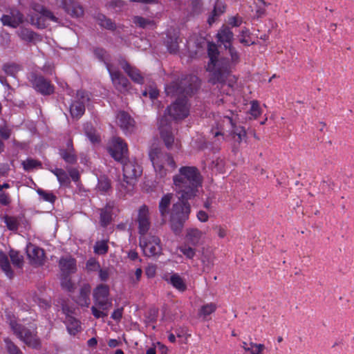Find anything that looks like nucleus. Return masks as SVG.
Listing matches in <instances>:
<instances>
[{
	"label": "nucleus",
	"instance_id": "1",
	"mask_svg": "<svg viewBox=\"0 0 354 354\" xmlns=\"http://www.w3.org/2000/svg\"><path fill=\"white\" fill-rule=\"evenodd\" d=\"M198 86V79L193 75H187L180 81L178 80L174 81L165 86L167 95L178 96L182 95L183 96L177 99L167 108L164 115L159 122L160 136L169 149H171L173 145L177 149L180 148V145L178 140L175 141L171 131V120H182L189 115L190 105L185 97L192 94Z\"/></svg>",
	"mask_w": 354,
	"mask_h": 354
},
{
	"label": "nucleus",
	"instance_id": "2",
	"mask_svg": "<svg viewBox=\"0 0 354 354\" xmlns=\"http://www.w3.org/2000/svg\"><path fill=\"white\" fill-rule=\"evenodd\" d=\"M174 189L178 195L180 201L174 204L171 213V227L175 234L180 232L190 213L187 201L195 196L201 186L202 178L196 167L185 166L173 177Z\"/></svg>",
	"mask_w": 354,
	"mask_h": 354
},
{
	"label": "nucleus",
	"instance_id": "3",
	"mask_svg": "<svg viewBox=\"0 0 354 354\" xmlns=\"http://www.w3.org/2000/svg\"><path fill=\"white\" fill-rule=\"evenodd\" d=\"M216 36L218 41L224 45L231 58L229 60L226 57H219L216 45L208 43L207 53L209 62L207 66V71L209 73V82L213 84L220 83L225 86L226 80H228L227 85L232 87L235 78L230 75L231 70L239 62V53L232 46L234 33L229 27L223 26L218 31Z\"/></svg>",
	"mask_w": 354,
	"mask_h": 354
},
{
	"label": "nucleus",
	"instance_id": "4",
	"mask_svg": "<svg viewBox=\"0 0 354 354\" xmlns=\"http://www.w3.org/2000/svg\"><path fill=\"white\" fill-rule=\"evenodd\" d=\"M210 133L216 145H220L230 137L234 147H236L246 138V132L243 127L236 126L230 116H214Z\"/></svg>",
	"mask_w": 354,
	"mask_h": 354
},
{
	"label": "nucleus",
	"instance_id": "5",
	"mask_svg": "<svg viewBox=\"0 0 354 354\" xmlns=\"http://www.w3.org/2000/svg\"><path fill=\"white\" fill-rule=\"evenodd\" d=\"M94 306L91 307L92 314L96 319L104 318L108 315L107 311L112 306V300L109 298V288L100 284L93 291Z\"/></svg>",
	"mask_w": 354,
	"mask_h": 354
},
{
	"label": "nucleus",
	"instance_id": "6",
	"mask_svg": "<svg viewBox=\"0 0 354 354\" xmlns=\"http://www.w3.org/2000/svg\"><path fill=\"white\" fill-rule=\"evenodd\" d=\"M150 160L154 168L156 176L162 178L171 172L176 167L173 158L158 149H154L149 153Z\"/></svg>",
	"mask_w": 354,
	"mask_h": 354
},
{
	"label": "nucleus",
	"instance_id": "7",
	"mask_svg": "<svg viewBox=\"0 0 354 354\" xmlns=\"http://www.w3.org/2000/svg\"><path fill=\"white\" fill-rule=\"evenodd\" d=\"M10 325L14 333L27 346L34 348L39 347V339L37 338L35 329L33 327L29 328L13 321H10Z\"/></svg>",
	"mask_w": 354,
	"mask_h": 354
},
{
	"label": "nucleus",
	"instance_id": "8",
	"mask_svg": "<svg viewBox=\"0 0 354 354\" xmlns=\"http://www.w3.org/2000/svg\"><path fill=\"white\" fill-rule=\"evenodd\" d=\"M10 325L14 333L27 346L34 348L39 347V339L37 338L35 329L33 327L29 328L13 321H10Z\"/></svg>",
	"mask_w": 354,
	"mask_h": 354
},
{
	"label": "nucleus",
	"instance_id": "9",
	"mask_svg": "<svg viewBox=\"0 0 354 354\" xmlns=\"http://www.w3.org/2000/svg\"><path fill=\"white\" fill-rule=\"evenodd\" d=\"M140 246L147 257L159 255L162 251L160 239L150 234L140 236Z\"/></svg>",
	"mask_w": 354,
	"mask_h": 354
},
{
	"label": "nucleus",
	"instance_id": "10",
	"mask_svg": "<svg viewBox=\"0 0 354 354\" xmlns=\"http://www.w3.org/2000/svg\"><path fill=\"white\" fill-rule=\"evenodd\" d=\"M122 170L124 180L131 187L133 186L142 172L141 166L134 160L122 162Z\"/></svg>",
	"mask_w": 354,
	"mask_h": 354
},
{
	"label": "nucleus",
	"instance_id": "11",
	"mask_svg": "<svg viewBox=\"0 0 354 354\" xmlns=\"http://www.w3.org/2000/svg\"><path fill=\"white\" fill-rule=\"evenodd\" d=\"M136 222L138 223L140 236L147 235L151 226L149 208L147 205H142L138 211Z\"/></svg>",
	"mask_w": 354,
	"mask_h": 354
},
{
	"label": "nucleus",
	"instance_id": "12",
	"mask_svg": "<svg viewBox=\"0 0 354 354\" xmlns=\"http://www.w3.org/2000/svg\"><path fill=\"white\" fill-rule=\"evenodd\" d=\"M77 98L70 106V112L73 118H80L84 113L85 104L89 100V97L86 92L78 91Z\"/></svg>",
	"mask_w": 354,
	"mask_h": 354
},
{
	"label": "nucleus",
	"instance_id": "13",
	"mask_svg": "<svg viewBox=\"0 0 354 354\" xmlns=\"http://www.w3.org/2000/svg\"><path fill=\"white\" fill-rule=\"evenodd\" d=\"M109 150L111 156L115 160L122 162L128 151L127 144L118 137L112 139Z\"/></svg>",
	"mask_w": 354,
	"mask_h": 354
},
{
	"label": "nucleus",
	"instance_id": "14",
	"mask_svg": "<svg viewBox=\"0 0 354 354\" xmlns=\"http://www.w3.org/2000/svg\"><path fill=\"white\" fill-rule=\"evenodd\" d=\"M30 81L34 88L42 95H50L54 91L53 86L41 75L33 73L30 75Z\"/></svg>",
	"mask_w": 354,
	"mask_h": 354
},
{
	"label": "nucleus",
	"instance_id": "15",
	"mask_svg": "<svg viewBox=\"0 0 354 354\" xmlns=\"http://www.w3.org/2000/svg\"><path fill=\"white\" fill-rule=\"evenodd\" d=\"M26 254L32 265L41 266L44 263L45 254L41 248L28 243L26 245Z\"/></svg>",
	"mask_w": 354,
	"mask_h": 354
},
{
	"label": "nucleus",
	"instance_id": "16",
	"mask_svg": "<svg viewBox=\"0 0 354 354\" xmlns=\"http://www.w3.org/2000/svg\"><path fill=\"white\" fill-rule=\"evenodd\" d=\"M107 70L115 88L120 92L127 91L129 86L128 80L118 71L113 69L112 66L110 64H107Z\"/></svg>",
	"mask_w": 354,
	"mask_h": 354
},
{
	"label": "nucleus",
	"instance_id": "17",
	"mask_svg": "<svg viewBox=\"0 0 354 354\" xmlns=\"http://www.w3.org/2000/svg\"><path fill=\"white\" fill-rule=\"evenodd\" d=\"M0 20L3 26L17 28L24 22V15L18 10L12 8L9 14L2 15Z\"/></svg>",
	"mask_w": 354,
	"mask_h": 354
},
{
	"label": "nucleus",
	"instance_id": "18",
	"mask_svg": "<svg viewBox=\"0 0 354 354\" xmlns=\"http://www.w3.org/2000/svg\"><path fill=\"white\" fill-rule=\"evenodd\" d=\"M62 310L64 313L66 315L64 323L68 333L71 335H75L82 330L80 321L71 315L72 311L67 307L63 306Z\"/></svg>",
	"mask_w": 354,
	"mask_h": 354
},
{
	"label": "nucleus",
	"instance_id": "19",
	"mask_svg": "<svg viewBox=\"0 0 354 354\" xmlns=\"http://www.w3.org/2000/svg\"><path fill=\"white\" fill-rule=\"evenodd\" d=\"M116 120L125 134H131L134 131L135 121L127 113L124 111L119 112Z\"/></svg>",
	"mask_w": 354,
	"mask_h": 354
},
{
	"label": "nucleus",
	"instance_id": "20",
	"mask_svg": "<svg viewBox=\"0 0 354 354\" xmlns=\"http://www.w3.org/2000/svg\"><path fill=\"white\" fill-rule=\"evenodd\" d=\"M60 3L66 12L73 17H80L83 15V8L77 2L73 0H56Z\"/></svg>",
	"mask_w": 354,
	"mask_h": 354
},
{
	"label": "nucleus",
	"instance_id": "21",
	"mask_svg": "<svg viewBox=\"0 0 354 354\" xmlns=\"http://www.w3.org/2000/svg\"><path fill=\"white\" fill-rule=\"evenodd\" d=\"M37 10L40 12L41 16L37 19H35V17H32L31 24L37 26L39 28H43L45 27L44 19H49L54 22L58 21V19L50 10H48L42 7L40 8L39 10Z\"/></svg>",
	"mask_w": 354,
	"mask_h": 354
},
{
	"label": "nucleus",
	"instance_id": "22",
	"mask_svg": "<svg viewBox=\"0 0 354 354\" xmlns=\"http://www.w3.org/2000/svg\"><path fill=\"white\" fill-rule=\"evenodd\" d=\"M59 155L68 164L73 165L77 160V157L73 148L72 140L69 139L66 147L59 149Z\"/></svg>",
	"mask_w": 354,
	"mask_h": 354
},
{
	"label": "nucleus",
	"instance_id": "23",
	"mask_svg": "<svg viewBox=\"0 0 354 354\" xmlns=\"http://www.w3.org/2000/svg\"><path fill=\"white\" fill-rule=\"evenodd\" d=\"M59 266L63 275H68L76 272V261L73 257H62L59 261Z\"/></svg>",
	"mask_w": 354,
	"mask_h": 354
},
{
	"label": "nucleus",
	"instance_id": "24",
	"mask_svg": "<svg viewBox=\"0 0 354 354\" xmlns=\"http://www.w3.org/2000/svg\"><path fill=\"white\" fill-rule=\"evenodd\" d=\"M204 236V233L198 228L191 227L187 230L186 240L192 245H198Z\"/></svg>",
	"mask_w": 354,
	"mask_h": 354
},
{
	"label": "nucleus",
	"instance_id": "25",
	"mask_svg": "<svg viewBox=\"0 0 354 354\" xmlns=\"http://www.w3.org/2000/svg\"><path fill=\"white\" fill-rule=\"evenodd\" d=\"M164 279L179 292H184L187 289L185 279L178 273H174L169 277H164Z\"/></svg>",
	"mask_w": 354,
	"mask_h": 354
},
{
	"label": "nucleus",
	"instance_id": "26",
	"mask_svg": "<svg viewBox=\"0 0 354 354\" xmlns=\"http://www.w3.org/2000/svg\"><path fill=\"white\" fill-rule=\"evenodd\" d=\"M17 33L21 40L26 42L36 43L41 40L39 35L26 28H20Z\"/></svg>",
	"mask_w": 354,
	"mask_h": 354
},
{
	"label": "nucleus",
	"instance_id": "27",
	"mask_svg": "<svg viewBox=\"0 0 354 354\" xmlns=\"http://www.w3.org/2000/svg\"><path fill=\"white\" fill-rule=\"evenodd\" d=\"M121 64L122 68L124 70V71L127 73V75L133 82L138 84H142L143 77L140 74L139 70L131 66L126 62H122Z\"/></svg>",
	"mask_w": 354,
	"mask_h": 354
},
{
	"label": "nucleus",
	"instance_id": "28",
	"mask_svg": "<svg viewBox=\"0 0 354 354\" xmlns=\"http://www.w3.org/2000/svg\"><path fill=\"white\" fill-rule=\"evenodd\" d=\"M91 293V286L88 284H84L82 286L80 291V295L77 299V303L82 306L88 307L90 304L89 295Z\"/></svg>",
	"mask_w": 354,
	"mask_h": 354
},
{
	"label": "nucleus",
	"instance_id": "29",
	"mask_svg": "<svg viewBox=\"0 0 354 354\" xmlns=\"http://www.w3.org/2000/svg\"><path fill=\"white\" fill-rule=\"evenodd\" d=\"M172 194H167L162 196L159 203V210L162 217H165L169 213V207L170 205Z\"/></svg>",
	"mask_w": 354,
	"mask_h": 354
},
{
	"label": "nucleus",
	"instance_id": "30",
	"mask_svg": "<svg viewBox=\"0 0 354 354\" xmlns=\"http://www.w3.org/2000/svg\"><path fill=\"white\" fill-rule=\"evenodd\" d=\"M0 267L8 278H12L13 272L11 269L8 257L1 251H0Z\"/></svg>",
	"mask_w": 354,
	"mask_h": 354
},
{
	"label": "nucleus",
	"instance_id": "31",
	"mask_svg": "<svg viewBox=\"0 0 354 354\" xmlns=\"http://www.w3.org/2000/svg\"><path fill=\"white\" fill-rule=\"evenodd\" d=\"M225 10V6L224 3L220 0H217L215 3L214 10L212 11V15L208 18V23L209 25H212L216 19V17L222 15Z\"/></svg>",
	"mask_w": 354,
	"mask_h": 354
},
{
	"label": "nucleus",
	"instance_id": "32",
	"mask_svg": "<svg viewBox=\"0 0 354 354\" xmlns=\"http://www.w3.org/2000/svg\"><path fill=\"white\" fill-rule=\"evenodd\" d=\"M112 207L107 205L104 208L100 209V225L102 227H106L111 221Z\"/></svg>",
	"mask_w": 354,
	"mask_h": 354
},
{
	"label": "nucleus",
	"instance_id": "33",
	"mask_svg": "<svg viewBox=\"0 0 354 354\" xmlns=\"http://www.w3.org/2000/svg\"><path fill=\"white\" fill-rule=\"evenodd\" d=\"M51 171L55 176H56L61 185L67 186L70 184V178L67 173L62 169L55 168V169L51 170Z\"/></svg>",
	"mask_w": 354,
	"mask_h": 354
},
{
	"label": "nucleus",
	"instance_id": "34",
	"mask_svg": "<svg viewBox=\"0 0 354 354\" xmlns=\"http://www.w3.org/2000/svg\"><path fill=\"white\" fill-rule=\"evenodd\" d=\"M97 20L99 25L102 27L108 30H114L115 28V24L111 19L106 18L104 15L99 14L97 17Z\"/></svg>",
	"mask_w": 354,
	"mask_h": 354
},
{
	"label": "nucleus",
	"instance_id": "35",
	"mask_svg": "<svg viewBox=\"0 0 354 354\" xmlns=\"http://www.w3.org/2000/svg\"><path fill=\"white\" fill-rule=\"evenodd\" d=\"M133 21L136 26L142 28L153 27L154 26V22L153 20L145 19L139 16L134 17Z\"/></svg>",
	"mask_w": 354,
	"mask_h": 354
},
{
	"label": "nucleus",
	"instance_id": "36",
	"mask_svg": "<svg viewBox=\"0 0 354 354\" xmlns=\"http://www.w3.org/2000/svg\"><path fill=\"white\" fill-rule=\"evenodd\" d=\"M21 165L26 171H30L35 168L40 167L41 165L39 161L32 158H27L21 162Z\"/></svg>",
	"mask_w": 354,
	"mask_h": 354
},
{
	"label": "nucleus",
	"instance_id": "37",
	"mask_svg": "<svg viewBox=\"0 0 354 354\" xmlns=\"http://www.w3.org/2000/svg\"><path fill=\"white\" fill-rule=\"evenodd\" d=\"M10 257L12 264L19 268H21L24 263L23 257L19 254L17 251L10 250Z\"/></svg>",
	"mask_w": 354,
	"mask_h": 354
},
{
	"label": "nucleus",
	"instance_id": "38",
	"mask_svg": "<svg viewBox=\"0 0 354 354\" xmlns=\"http://www.w3.org/2000/svg\"><path fill=\"white\" fill-rule=\"evenodd\" d=\"M216 309V304L213 303L207 304L205 305H203L200 310H199V315L201 316H203V317H206L207 316L211 315L213 313Z\"/></svg>",
	"mask_w": 354,
	"mask_h": 354
},
{
	"label": "nucleus",
	"instance_id": "39",
	"mask_svg": "<svg viewBox=\"0 0 354 354\" xmlns=\"http://www.w3.org/2000/svg\"><path fill=\"white\" fill-rule=\"evenodd\" d=\"M166 45L171 53H176L178 50V38L176 37H168L166 41Z\"/></svg>",
	"mask_w": 354,
	"mask_h": 354
},
{
	"label": "nucleus",
	"instance_id": "40",
	"mask_svg": "<svg viewBox=\"0 0 354 354\" xmlns=\"http://www.w3.org/2000/svg\"><path fill=\"white\" fill-rule=\"evenodd\" d=\"M4 223L10 230H17L19 222L17 218L13 216H5L3 218Z\"/></svg>",
	"mask_w": 354,
	"mask_h": 354
},
{
	"label": "nucleus",
	"instance_id": "41",
	"mask_svg": "<svg viewBox=\"0 0 354 354\" xmlns=\"http://www.w3.org/2000/svg\"><path fill=\"white\" fill-rule=\"evenodd\" d=\"M108 245L106 241H97L94 245V252L97 254H104L108 251Z\"/></svg>",
	"mask_w": 354,
	"mask_h": 354
},
{
	"label": "nucleus",
	"instance_id": "42",
	"mask_svg": "<svg viewBox=\"0 0 354 354\" xmlns=\"http://www.w3.org/2000/svg\"><path fill=\"white\" fill-rule=\"evenodd\" d=\"M6 348L10 354H22L20 349L9 339L5 338Z\"/></svg>",
	"mask_w": 354,
	"mask_h": 354
},
{
	"label": "nucleus",
	"instance_id": "43",
	"mask_svg": "<svg viewBox=\"0 0 354 354\" xmlns=\"http://www.w3.org/2000/svg\"><path fill=\"white\" fill-rule=\"evenodd\" d=\"M110 187V181L107 178L102 176L98 179L97 188L99 191L102 192H106Z\"/></svg>",
	"mask_w": 354,
	"mask_h": 354
},
{
	"label": "nucleus",
	"instance_id": "44",
	"mask_svg": "<svg viewBox=\"0 0 354 354\" xmlns=\"http://www.w3.org/2000/svg\"><path fill=\"white\" fill-rule=\"evenodd\" d=\"M37 194L44 201L51 203H54L56 199V196L52 192H46L41 189H37Z\"/></svg>",
	"mask_w": 354,
	"mask_h": 354
},
{
	"label": "nucleus",
	"instance_id": "45",
	"mask_svg": "<svg viewBox=\"0 0 354 354\" xmlns=\"http://www.w3.org/2000/svg\"><path fill=\"white\" fill-rule=\"evenodd\" d=\"M239 37L240 42L245 46H249L250 44H252V41L250 39V31L248 28H243Z\"/></svg>",
	"mask_w": 354,
	"mask_h": 354
},
{
	"label": "nucleus",
	"instance_id": "46",
	"mask_svg": "<svg viewBox=\"0 0 354 354\" xmlns=\"http://www.w3.org/2000/svg\"><path fill=\"white\" fill-rule=\"evenodd\" d=\"M86 268L88 272H95L99 270L100 266L99 262L93 258L89 259L86 264Z\"/></svg>",
	"mask_w": 354,
	"mask_h": 354
},
{
	"label": "nucleus",
	"instance_id": "47",
	"mask_svg": "<svg viewBox=\"0 0 354 354\" xmlns=\"http://www.w3.org/2000/svg\"><path fill=\"white\" fill-rule=\"evenodd\" d=\"M225 162L222 158H217L212 160L210 165L212 169H215L216 171L222 172L224 168Z\"/></svg>",
	"mask_w": 354,
	"mask_h": 354
},
{
	"label": "nucleus",
	"instance_id": "48",
	"mask_svg": "<svg viewBox=\"0 0 354 354\" xmlns=\"http://www.w3.org/2000/svg\"><path fill=\"white\" fill-rule=\"evenodd\" d=\"M265 346L261 344L250 343L249 352L250 354H262Z\"/></svg>",
	"mask_w": 354,
	"mask_h": 354
},
{
	"label": "nucleus",
	"instance_id": "49",
	"mask_svg": "<svg viewBox=\"0 0 354 354\" xmlns=\"http://www.w3.org/2000/svg\"><path fill=\"white\" fill-rule=\"evenodd\" d=\"M250 113L254 118H257L261 114L259 103L253 100L251 102V106L250 109Z\"/></svg>",
	"mask_w": 354,
	"mask_h": 354
},
{
	"label": "nucleus",
	"instance_id": "50",
	"mask_svg": "<svg viewBox=\"0 0 354 354\" xmlns=\"http://www.w3.org/2000/svg\"><path fill=\"white\" fill-rule=\"evenodd\" d=\"M94 53L95 56L102 62H103L106 66L107 67V64H109L107 62L108 59V54L106 53V50H104L102 48H96L94 50Z\"/></svg>",
	"mask_w": 354,
	"mask_h": 354
},
{
	"label": "nucleus",
	"instance_id": "51",
	"mask_svg": "<svg viewBox=\"0 0 354 354\" xmlns=\"http://www.w3.org/2000/svg\"><path fill=\"white\" fill-rule=\"evenodd\" d=\"M180 251L187 258L192 259L196 254L195 249L187 245L179 248Z\"/></svg>",
	"mask_w": 354,
	"mask_h": 354
},
{
	"label": "nucleus",
	"instance_id": "52",
	"mask_svg": "<svg viewBox=\"0 0 354 354\" xmlns=\"http://www.w3.org/2000/svg\"><path fill=\"white\" fill-rule=\"evenodd\" d=\"M4 72L10 76H15L19 71V67L15 64H5L3 67Z\"/></svg>",
	"mask_w": 354,
	"mask_h": 354
},
{
	"label": "nucleus",
	"instance_id": "53",
	"mask_svg": "<svg viewBox=\"0 0 354 354\" xmlns=\"http://www.w3.org/2000/svg\"><path fill=\"white\" fill-rule=\"evenodd\" d=\"M213 230L217 234L219 238H224L227 236V230L225 226L215 225L212 227Z\"/></svg>",
	"mask_w": 354,
	"mask_h": 354
},
{
	"label": "nucleus",
	"instance_id": "54",
	"mask_svg": "<svg viewBox=\"0 0 354 354\" xmlns=\"http://www.w3.org/2000/svg\"><path fill=\"white\" fill-rule=\"evenodd\" d=\"M61 285L63 288L69 292H71L74 288V284L72 283L71 279L67 277V275L62 279Z\"/></svg>",
	"mask_w": 354,
	"mask_h": 354
},
{
	"label": "nucleus",
	"instance_id": "55",
	"mask_svg": "<svg viewBox=\"0 0 354 354\" xmlns=\"http://www.w3.org/2000/svg\"><path fill=\"white\" fill-rule=\"evenodd\" d=\"M124 6L125 3L122 0H112L109 3V7L114 9L116 12L121 11Z\"/></svg>",
	"mask_w": 354,
	"mask_h": 354
},
{
	"label": "nucleus",
	"instance_id": "56",
	"mask_svg": "<svg viewBox=\"0 0 354 354\" xmlns=\"http://www.w3.org/2000/svg\"><path fill=\"white\" fill-rule=\"evenodd\" d=\"M156 273V266L151 264L148 265L145 269V274L148 278H153Z\"/></svg>",
	"mask_w": 354,
	"mask_h": 354
},
{
	"label": "nucleus",
	"instance_id": "57",
	"mask_svg": "<svg viewBox=\"0 0 354 354\" xmlns=\"http://www.w3.org/2000/svg\"><path fill=\"white\" fill-rule=\"evenodd\" d=\"M148 94L149 95V97L151 100H154V99L157 98V97L158 95V91L156 89V88L150 87L149 91H144L142 92L143 96H147Z\"/></svg>",
	"mask_w": 354,
	"mask_h": 354
},
{
	"label": "nucleus",
	"instance_id": "58",
	"mask_svg": "<svg viewBox=\"0 0 354 354\" xmlns=\"http://www.w3.org/2000/svg\"><path fill=\"white\" fill-rule=\"evenodd\" d=\"M99 278L102 281H106L109 278V270L108 268L99 269Z\"/></svg>",
	"mask_w": 354,
	"mask_h": 354
},
{
	"label": "nucleus",
	"instance_id": "59",
	"mask_svg": "<svg viewBox=\"0 0 354 354\" xmlns=\"http://www.w3.org/2000/svg\"><path fill=\"white\" fill-rule=\"evenodd\" d=\"M266 2L263 0H259L258 8L256 10V15L258 17L263 16L265 14Z\"/></svg>",
	"mask_w": 354,
	"mask_h": 354
},
{
	"label": "nucleus",
	"instance_id": "60",
	"mask_svg": "<svg viewBox=\"0 0 354 354\" xmlns=\"http://www.w3.org/2000/svg\"><path fill=\"white\" fill-rule=\"evenodd\" d=\"M10 135H11V131L8 127H2L0 128V136L3 139H4V140L8 139L10 138Z\"/></svg>",
	"mask_w": 354,
	"mask_h": 354
},
{
	"label": "nucleus",
	"instance_id": "61",
	"mask_svg": "<svg viewBox=\"0 0 354 354\" xmlns=\"http://www.w3.org/2000/svg\"><path fill=\"white\" fill-rule=\"evenodd\" d=\"M142 270L140 268H138L135 271V277L131 278V281L133 284H136L141 278Z\"/></svg>",
	"mask_w": 354,
	"mask_h": 354
},
{
	"label": "nucleus",
	"instance_id": "62",
	"mask_svg": "<svg viewBox=\"0 0 354 354\" xmlns=\"http://www.w3.org/2000/svg\"><path fill=\"white\" fill-rule=\"evenodd\" d=\"M123 308H118L115 310L112 315L111 318L115 321H120L122 317Z\"/></svg>",
	"mask_w": 354,
	"mask_h": 354
},
{
	"label": "nucleus",
	"instance_id": "63",
	"mask_svg": "<svg viewBox=\"0 0 354 354\" xmlns=\"http://www.w3.org/2000/svg\"><path fill=\"white\" fill-rule=\"evenodd\" d=\"M229 24L234 27H238L242 24V19L239 17H232L230 18Z\"/></svg>",
	"mask_w": 354,
	"mask_h": 354
},
{
	"label": "nucleus",
	"instance_id": "64",
	"mask_svg": "<svg viewBox=\"0 0 354 354\" xmlns=\"http://www.w3.org/2000/svg\"><path fill=\"white\" fill-rule=\"evenodd\" d=\"M196 216H197V218L201 222H203V223L207 222L208 221V218H209L207 214L205 211H203V210H200L197 213Z\"/></svg>",
	"mask_w": 354,
	"mask_h": 354
}]
</instances>
